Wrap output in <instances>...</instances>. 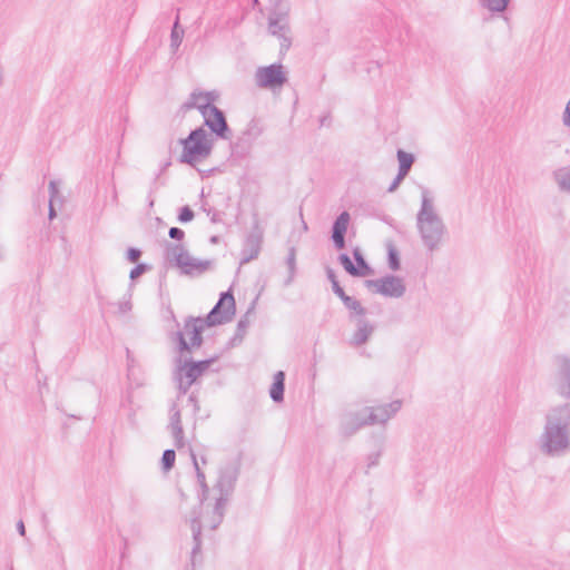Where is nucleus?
<instances>
[{"instance_id": "f257e3e1", "label": "nucleus", "mask_w": 570, "mask_h": 570, "mask_svg": "<svg viewBox=\"0 0 570 570\" xmlns=\"http://www.w3.org/2000/svg\"><path fill=\"white\" fill-rule=\"evenodd\" d=\"M212 150V142L203 129L194 130L183 141L181 160L188 164H195L205 159Z\"/></svg>"}, {"instance_id": "f03ea898", "label": "nucleus", "mask_w": 570, "mask_h": 570, "mask_svg": "<svg viewBox=\"0 0 570 570\" xmlns=\"http://www.w3.org/2000/svg\"><path fill=\"white\" fill-rule=\"evenodd\" d=\"M236 312V303L230 292L224 293L220 299L209 313L207 321L209 325L229 321Z\"/></svg>"}, {"instance_id": "7ed1b4c3", "label": "nucleus", "mask_w": 570, "mask_h": 570, "mask_svg": "<svg viewBox=\"0 0 570 570\" xmlns=\"http://www.w3.org/2000/svg\"><path fill=\"white\" fill-rule=\"evenodd\" d=\"M175 264L187 275L202 274L210 267V262L198 259L183 248L176 254Z\"/></svg>"}, {"instance_id": "20e7f679", "label": "nucleus", "mask_w": 570, "mask_h": 570, "mask_svg": "<svg viewBox=\"0 0 570 570\" xmlns=\"http://www.w3.org/2000/svg\"><path fill=\"white\" fill-rule=\"evenodd\" d=\"M256 81L261 87L274 88L282 86L286 77L281 65H272L257 70Z\"/></svg>"}, {"instance_id": "39448f33", "label": "nucleus", "mask_w": 570, "mask_h": 570, "mask_svg": "<svg viewBox=\"0 0 570 570\" xmlns=\"http://www.w3.org/2000/svg\"><path fill=\"white\" fill-rule=\"evenodd\" d=\"M367 287L373 293L392 297L401 296L405 289L402 281L396 277H386L382 279L370 281L367 282Z\"/></svg>"}, {"instance_id": "423d86ee", "label": "nucleus", "mask_w": 570, "mask_h": 570, "mask_svg": "<svg viewBox=\"0 0 570 570\" xmlns=\"http://www.w3.org/2000/svg\"><path fill=\"white\" fill-rule=\"evenodd\" d=\"M204 330V322L202 320L188 321L180 335V342L184 348L190 350L198 347L202 343V332Z\"/></svg>"}, {"instance_id": "0eeeda50", "label": "nucleus", "mask_w": 570, "mask_h": 570, "mask_svg": "<svg viewBox=\"0 0 570 570\" xmlns=\"http://www.w3.org/2000/svg\"><path fill=\"white\" fill-rule=\"evenodd\" d=\"M210 365V361L185 363L178 372L179 382L183 386L189 387L202 376Z\"/></svg>"}, {"instance_id": "6e6552de", "label": "nucleus", "mask_w": 570, "mask_h": 570, "mask_svg": "<svg viewBox=\"0 0 570 570\" xmlns=\"http://www.w3.org/2000/svg\"><path fill=\"white\" fill-rule=\"evenodd\" d=\"M206 125L216 134L223 135L227 129L225 117L215 106L203 111Z\"/></svg>"}, {"instance_id": "1a4fd4ad", "label": "nucleus", "mask_w": 570, "mask_h": 570, "mask_svg": "<svg viewBox=\"0 0 570 570\" xmlns=\"http://www.w3.org/2000/svg\"><path fill=\"white\" fill-rule=\"evenodd\" d=\"M348 224L350 215L347 213H342L334 224L333 240L340 249L344 247V235L347 230Z\"/></svg>"}, {"instance_id": "9d476101", "label": "nucleus", "mask_w": 570, "mask_h": 570, "mask_svg": "<svg viewBox=\"0 0 570 570\" xmlns=\"http://www.w3.org/2000/svg\"><path fill=\"white\" fill-rule=\"evenodd\" d=\"M341 263L344 268L354 276H368L372 274V269L366 263H362L361 267L354 265L351 258L346 255L341 256Z\"/></svg>"}, {"instance_id": "9b49d317", "label": "nucleus", "mask_w": 570, "mask_h": 570, "mask_svg": "<svg viewBox=\"0 0 570 570\" xmlns=\"http://www.w3.org/2000/svg\"><path fill=\"white\" fill-rule=\"evenodd\" d=\"M193 106L198 108L202 112L207 108H213L215 96L212 92H195L191 96Z\"/></svg>"}, {"instance_id": "f8f14e48", "label": "nucleus", "mask_w": 570, "mask_h": 570, "mask_svg": "<svg viewBox=\"0 0 570 570\" xmlns=\"http://www.w3.org/2000/svg\"><path fill=\"white\" fill-rule=\"evenodd\" d=\"M284 380L285 375L283 372H277L274 376V383L271 387V396L275 401H281L283 399Z\"/></svg>"}, {"instance_id": "ddd939ff", "label": "nucleus", "mask_w": 570, "mask_h": 570, "mask_svg": "<svg viewBox=\"0 0 570 570\" xmlns=\"http://www.w3.org/2000/svg\"><path fill=\"white\" fill-rule=\"evenodd\" d=\"M397 158H399V163H400L399 179H402L407 174L409 169L411 168V166L413 164V157H412V155L400 150L397 153Z\"/></svg>"}, {"instance_id": "4468645a", "label": "nucleus", "mask_w": 570, "mask_h": 570, "mask_svg": "<svg viewBox=\"0 0 570 570\" xmlns=\"http://www.w3.org/2000/svg\"><path fill=\"white\" fill-rule=\"evenodd\" d=\"M175 460H176L175 451H173V450L165 451L163 454V459H161L164 469L170 470L174 466Z\"/></svg>"}, {"instance_id": "2eb2a0df", "label": "nucleus", "mask_w": 570, "mask_h": 570, "mask_svg": "<svg viewBox=\"0 0 570 570\" xmlns=\"http://www.w3.org/2000/svg\"><path fill=\"white\" fill-rule=\"evenodd\" d=\"M343 302L350 309L354 311L357 315L364 314V308L362 307L361 303L357 302L356 299L347 296L344 297Z\"/></svg>"}, {"instance_id": "dca6fc26", "label": "nucleus", "mask_w": 570, "mask_h": 570, "mask_svg": "<svg viewBox=\"0 0 570 570\" xmlns=\"http://www.w3.org/2000/svg\"><path fill=\"white\" fill-rule=\"evenodd\" d=\"M491 10L501 11L505 8L508 0H482Z\"/></svg>"}, {"instance_id": "f3484780", "label": "nucleus", "mask_w": 570, "mask_h": 570, "mask_svg": "<svg viewBox=\"0 0 570 570\" xmlns=\"http://www.w3.org/2000/svg\"><path fill=\"white\" fill-rule=\"evenodd\" d=\"M389 263L392 269L396 271L400 268L399 254L394 247H390L389 249Z\"/></svg>"}, {"instance_id": "a211bd4d", "label": "nucleus", "mask_w": 570, "mask_h": 570, "mask_svg": "<svg viewBox=\"0 0 570 570\" xmlns=\"http://www.w3.org/2000/svg\"><path fill=\"white\" fill-rule=\"evenodd\" d=\"M194 217H195L194 212L188 206H186L180 210L178 219L180 223H188V222H191L194 219Z\"/></svg>"}, {"instance_id": "6ab92c4d", "label": "nucleus", "mask_w": 570, "mask_h": 570, "mask_svg": "<svg viewBox=\"0 0 570 570\" xmlns=\"http://www.w3.org/2000/svg\"><path fill=\"white\" fill-rule=\"evenodd\" d=\"M169 236L171 238L181 239L184 237V232L177 227H171L169 229Z\"/></svg>"}, {"instance_id": "aec40b11", "label": "nucleus", "mask_w": 570, "mask_h": 570, "mask_svg": "<svg viewBox=\"0 0 570 570\" xmlns=\"http://www.w3.org/2000/svg\"><path fill=\"white\" fill-rule=\"evenodd\" d=\"M334 292L335 294L342 299L344 301V297H347V295L344 293L343 288L337 284V283H334Z\"/></svg>"}, {"instance_id": "412c9836", "label": "nucleus", "mask_w": 570, "mask_h": 570, "mask_svg": "<svg viewBox=\"0 0 570 570\" xmlns=\"http://www.w3.org/2000/svg\"><path fill=\"white\" fill-rule=\"evenodd\" d=\"M354 257H355L356 266L357 267H361V264L365 263L364 258L362 257V255H361V253L358 250L354 252Z\"/></svg>"}, {"instance_id": "4be33fe9", "label": "nucleus", "mask_w": 570, "mask_h": 570, "mask_svg": "<svg viewBox=\"0 0 570 570\" xmlns=\"http://www.w3.org/2000/svg\"><path fill=\"white\" fill-rule=\"evenodd\" d=\"M564 122L570 125V101L568 102L564 111Z\"/></svg>"}, {"instance_id": "5701e85b", "label": "nucleus", "mask_w": 570, "mask_h": 570, "mask_svg": "<svg viewBox=\"0 0 570 570\" xmlns=\"http://www.w3.org/2000/svg\"><path fill=\"white\" fill-rule=\"evenodd\" d=\"M17 530H18V532H19L21 535H24V533H26V528H24V524H23V522H22V521H19V522L17 523Z\"/></svg>"}, {"instance_id": "b1692460", "label": "nucleus", "mask_w": 570, "mask_h": 570, "mask_svg": "<svg viewBox=\"0 0 570 570\" xmlns=\"http://www.w3.org/2000/svg\"><path fill=\"white\" fill-rule=\"evenodd\" d=\"M173 36H174V37H178V28H177V23H176V24H175V27H174Z\"/></svg>"}, {"instance_id": "393cba45", "label": "nucleus", "mask_w": 570, "mask_h": 570, "mask_svg": "<svg viewBox=\"0 0 570 570\" xmlns=\"http://www.w3.org/2000/svg\"><path fill=\"white\" fill-rule=\"evenodd\" d=\"M12 570V569H11Z\"/></svg>"}]
</instances>
